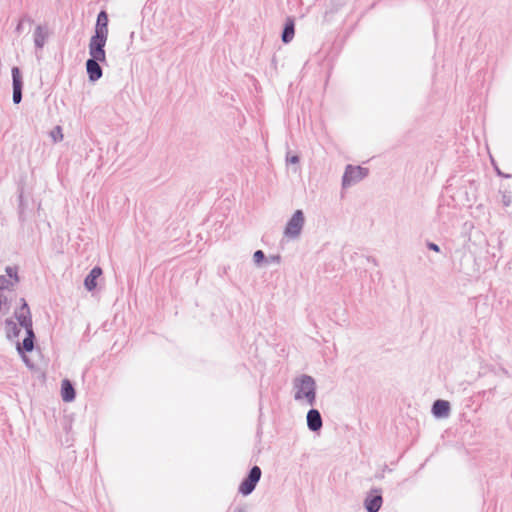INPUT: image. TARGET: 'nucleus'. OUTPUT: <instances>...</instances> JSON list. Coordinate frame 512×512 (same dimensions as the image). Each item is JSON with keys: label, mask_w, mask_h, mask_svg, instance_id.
Here are the masks:
<instances>
[{"label": "nucleus", "mask_w": 512, "mask_h": 512, "mask_svg": "<svg viewBox=\"0 0 512 512\" xmlns=\"http://www.w3.org/2000/svg\"><path fill=\"white\" fill-rule=\"evenodd\" d=\"M294 388L296 392L294 399L296 401L305 399L306 402L313 406L316 401V382L310 375H301L294 380Z\"/></svg>", "instance_id": "obj_1"}, {"label": "nucleus", "mask_w": 512, "mask_h": 512, "mask_svg": "<svg viewBox=\"0 0 512 512\" xmlns=\"http://www.w3.org/2000/svg\"><path fill=\"white\" fill-rule=\"evenodd\" d=\"M262 476L261 468L257 465L253 466L245 478L241 481L238 492L243 496L250 495L256 488Z\"/></svg>", "instance_id": "obj_2"}, {"label": "nucleus", "mask_w": 512, "mask_h": 512, "mask_svg": "<svg viewBox=\"0 0 512 512\" xmlns=\"http://www.w3.org/2000/svg\"><path fill=\"white\" fill-rule=\"evenodd\" d=\"M305 217L302 210H296L292 217L288 220L285 229L284 235L289 239H296L300 236L302 229L304 227Z\"/></svg>", "instance_id": "obj_3"}, {"label": "nucleus", "mask_w": 512, "mask_h": 512, "mask_svg": "<svg viewBox=\"0 0 512 512\" xmlns=\"http://www.w3.org/2000/svg\"><path fill=\"white\" fill-rule=\"evenodd\" d=\"M368 168L361 166L347 165L342 177V187H350L368 176Z\"/></svg>", "instance_id": "obj_4"}, {"label": "nucleus", "mask_w": 512, "mask_h": 512, "mask_svg": "<svg viewBox=\"0 0 512 512\" xmlns=\"http://www.w3.org/2000/svg\"><path fill=\"white\" fill-rule=\"evenodd\" d=\"M12 74V88L13 95L12 100L14 104H19L22 101V90H23V79L21 71L17 66L11 69Z\"/></svg>", "instance_id": "obj_5"}, {"label": "nucleus", "mask_w": 512, "mask_h": 512, "mask_svg": "<svg viewBox=\"0 0 512 512\" xmlns=\"http://www.w3.org/2000/svg\"><path fill=\"white\" fill-rule=\"evenodd\" d=\"M383 503L381 489H372L364 499V508L367 512H379Z\"/></svg>", "instance_id": "obj_6"}, {"label": "nucleus", "mask_w": 512, "mask_h": 512, "mask_svg": "<svg viewBox=\"0 0 512 512\" xmlns=\"http://www.w3.org/2000/svg\"><path fill=\"white\" fill-rule=\"evenodd\" d=\"M21 306L15 310L14 316L23 328L33 325L30 308L24 298H21Z\"/></svg>", "instance_id": "obj_7"}, {"label": "nucleus", "mask_w": 512, "mask_h": 512, "mask_svg": "<svg viewBox=\"0 0 512 512\" xmlns=\"http://www.w3.org/2000/svg\"><path fill=\"white\" fill-rule=\"evenodd\" d=\"M307 426L312 432L319 431L323 426L322 416L317 409H310L307 413Z\"/></svg>", "instance_id": "obj_8"}, {"label": "nucleus", "mask_w": 512, "mask_h": 512, "mask_svg": "<svg viewBox=\"0 0 512 512\" xmlns=\"http://www.w3.org/2000/svg\"><path fill=\"white\" fill-rule=\"evenodd\" d=\"M451 410L450 403L447 400L437 399L432 405V414L436 418H446L449 416Z\"/></svg>", "instance_id": "obj_9"}, {"label": "nucleus", "mask_w": 512, "mask_h": 512, "mask_svg": "<svg viewBox=\"0 0 512 512\" xmlns=\"http://www.w3.org/2000/svg\"><path fill=\"white\" fill-rule=\"evenodd\" d=\"M99 63V61L95 60L86 61V71L90 82L98 81L103 75V70Z\"/></svg>", "instance_id": "obj_10"}, {"label": "nucleus", "mask_w": 512, "mask_h": 512, "mask_svg": "<svg viewBox=\"0 0 512 512\" xmlns=\"http://www.w3.org/2000/svg\"><path fill=\"white\" fill-rule=\"evenodd\" d=\"M101 267L95 266L84 279V287L87 291H93L97 287V279L102 275Z\"/></svg>", "instance_id": "obj_11"}, {"label": "nucleus", "mask_w": 512, "mask_h": 512, "mask_svg": "<svg viewBox=\"0 0 512 512\" xmlns=\"http://www.w3.org/2000/svg\"><path fill=\"white\" fill-rule=\"evenodd\" d=\"M295 34V22L292 17H287L282 34H281V40L283 43L288 44L292 41Z\"/></svg>", "instance_id": "obj_12"}, {"label": "nucleus", "mask_w": 512, "mask_h": 512, "mask_svg": "<svg viewBox=\"0 0 512 512\" xmlns=\"http://www.w3.org/2000/svg\"><path fill=\"white\" fill-rule=\"evenodd\" d=\"M61 396L64 402H71L76 397L75 388L68 379H64L61 383Z\"/></svg>", "instance_id": "obj_13"}, {"label": "nucleus", "mask_w": 512, "mask_h": 512, "mask_svg": "<svg viewBox=\"0 0 512 512\" xmlns=\"http://www.w3.org/2000/svg\"><path fill=\"white\" fill-rule=\"evenodd\" d=\"M34 346H35V341H33L29 338H24L22 343H20V342L16 343V349L26 363H28V359L25 356V353L32 352L34 349Z\"/></svg>", "instance_id": "obj_14"}, {"label": "nucleus", "mask_w": 512, "mask_h": 512, "mask_svg": "<svg viewBox=\"0 0 512 512\" xmlns=\"http://www.w3.org/2000/svg\"><path fill=\"white\" fill-rule=\"evenodd\" d=\"M47 37H48L47 30L43 26L38 25L34 31L35 47L38 49H42L45 45Z\"/></svg>", "instance_id": "obj_15"}, {"label": "nucleus", "mask_w": 512, "mask_h": 512, "mask_svg": "<svg viewBox=\"0 0 512 512\" xmlns=\"http://www.w3.org/2000/svg\"><path fill=\"white\" fill-rule=\"evenodd\" d=\"M107 37H108V33L95 31L94 35L90 39L89 47L104 49L106 41H107Z\"/></svg>", "instance_id": "obj_16"}, {"label": "nucleus", "mask_w": 512, "mask_h": 512, "mask_svg": "<svg viewBox=\"0 0 512 512\" xmlns=\"http://www.w3.org/2000/svg\"><path fill=\"white\" fill-rule=\"evenodd\" d=\"M4 324H5L6 337L9 340H14L15 338H17L19 336L21 330L12 319H10V318L6 319Z\"/></svg>", "instance_id": "obj_17"}, {"label": "nucleus", "mask_w": 512, "mask_h": 512, "mask_svg": "<svg viewBox=\"0 0 512 512\" xmlns=\"http://www.w3.org/2000/svg\"><path fill=\"white\" fill-rule=\"evenodd\" d=\"M95 31L108 33V15L104 10L100 11L97 16Z\"/></svg>", "instance_id": "obj_18"}, {"label": "nucleus", "mask_w": 512, "mask_h": 512, "mask_svg": "<svg viewBox=\"0 0 512 512\" xmlns=\"http://www.w3.org/2000/svg\"><path fill=\"white\" fill-rule=\"evenodd\" d=\"M90 58L88 60H95L101 63L106 62V52L103 48L89 47Z\"/></svg>", "instance_id": "obj_19"}, {"label": "nucleus", "mask_w": 512, "mask_h": 512, "mask_svg": "<svg viewBox=\"0 0 512 512\" xmlns=\"http://www.w3.org/2000/svg\"><path fill=\"white\" fill-rule=\"evenodd\" d=\"M25 22H27V23H29V24L31 25V24H33V22H34V21H33V19H32L30 16H28V15H24V16L19 20V22H18V24H17V26H16V28H15V32H16L18 35H20V34L23 32V29H24L23 25H24V23H25Z\"/></svg>", "instance_id": "obj_20"}, {"label": "nucleus", "mask_w": 512, "mask_h": 512, "mask_svg": "<svg viewBox=\"0 0 512 512\" xmlns=\"http://www.w3.org/2000/svg\"><path fill=\"white\" fill-rule=\"evenodd\" d=\"M61 427L64 432V434H70L72 431V420L68 417H64L61 422Z\"/></svg>", "instance_id": "obj_21"}, {"label": "nucleus", "mask_w": 512, "mask_h": 512, "mask_svg": "<svg viewBox=\"0 0 512 512\" xmlns=\"http://www.w3.org/2000/svg\"><path fill=\"white\" fill-rule=\"evenodd\" d=\"M5 272H6V274L10 278H12L14 280L15 283L19 282L18 268L17 267L7 266L5 268Z\"/></svg>", "instance_id": "obj_22"}, {"label": "nucleus", "mask_w": 512, "mask_h": 512, "mask_svg": "<svg viewBox=\"0 0 512 512\" xmlns=\"http://www.w3.org/2000/svg\"><path fill=\"white\" fill-rule=\"evenodd\" d=\"M266 260V256L262 250H257L253 254V261L256 265H261Z\"/></svg>", "instance_id": "obj_23"}, {"label": "nucleus", "mask_w": 512, "mask_h": 512, "mask_svg": "<svg viewBox=\"0 0 512 512\" xmlns=\"http://www.w3.org/2000/svg\"><path fill=\"white\" fill-rule=\"evenodd\" d=\"M54 142L61 141L63 139L62 128L60 126H56L50 133Z\"/></svg>", "instance_id": "obj_24"}, {"label": "nucleus", "mask_w": 512, "mask_h": 512, "mask_svg": "<svg viewBox=\"0 0 512 512\" xmlns=\"http://www.w3.org/2000/svg\"><path fill=\"white\" fill-rule=\"evenodd\" d=\"M59 441H60L61 445L70 447L73 444V437H72L71 433L68 435L65 434L64 436L62 434H60Z\"/></svg>", "instance_id": "obj_25"}, {"label": "nucleus", "mask_w": 512, "mask_h": 512, "mask_svg": "<svg viewBox=\"0 0 512 512\" xmlns=\"http://www.w3.org/2000/svg\"><path fill=\"white\" fill-rule=\"evenodd\" d=\"M501 202L505 207H509L512 203V197L510 192L504 191L502 192Z\"/></svg>", "instance_id": "obj_26"}, {"label": "nucleus", "mask_w": 512, "mask_h": 512, "mask_svg": "<svg viewBox=\"0 0 512 512\" xmlns=\"http://www.w3.org/2000/svg\"><path fill=\"white\" fill-rule=\"evenodd\" d=\"M13 284L14 283L9 281L8 279H6L5 276L0 275V291L5 290V289H9L10 286H13Z\"/></svg>", "instance_id": "obj_27"}, {"label": "nucleus", "mask_w": 512, "mask_h": 512, "mask_svg": "<svg viewBox=\"0 0 512 512\" xmlns=\"http://www.w3.org/2000/svg\"><path fill=\"white\" fill-rule=\"evenodd\" d=\"M24 329L26 331V337L25 338H29V339L35 341L36 340V336H35V333H34V330H33V325L27 326Z\"/></svg>", "instance_id": "obj_28"}, {"label": "nucleus", "mask_w": 512, "mask_h": 512, "mask_svg": "<svg viewBox=\"0 0 512 512\" xmlns=\"http://www.w3.org/2000/svg\"><path fill=\"white\" fill-rule=\"evenodd\" d=\"M426 247L429 250L434 251L436 253H440L441 252V249H440L439 245L434 243V242L427 241L426 242Z\"/></svg>", "instance_id": "obj_29"}, {"label": "nucleus", "mask_w": 512, "mask_h": 512, "mask_svg": "<svg viewBox=\"0 0 512 512\" xmlns=\"http://www.w3.org/2000/svg\"><path fill=\"white\" fill-rule=\"evenodd\" d=\"M299 161H300V158H299L298 155L290 156L289 153H288L287 156H286V162L288 164H297V163H299Z\"/></svg>", "instance_id": "obj_30"}, {"label": "nucleus", "mask_w": 512, "mask_h": 512, "mask_svg": "<svg viewBox=\"0 0 512 512\" xmlns=\"http://www.w3.org/2000/svg\"><path fill=\"white\" fill-rule=\"evenodd\" d=\"M496 375L499 378H502V377L510 378V374H509V372L505 368H501L499 370V372L496 373Z\"/></svg>", "instance_id": "obj_31"}, {"label": "nucleus", "mask_w": 512, "mask_h": 512, "mask_svg": "<svg viewBox=\"0 0 512 512\" xmlns=\"http://www.w3.org/2000/svg\"><path fill=\"white\" fill-rule=\"evenodd\" d=\"M269 260L274 263H280L281 256L280 255H271V256H269Z\"/></svg>", "instance_id": "obj_32"}, {"label": "nucleus", "mask_w": 512, "mask_h": 512, "mask_svg": "<svg viewBox=\"0 0 512 512\" xmlns=\"http://www.w3.org/2000/svg\"><path fill=\"white\" fill-rule=\"evenodd\" d=\"M234 512H247L244 506H238L234 509Z\"/></svg>", "instance_id": "obj_33"}, {"label": "nucleus", "mask_w": 512, "mask_h": 512, "mask_svg": "<svg viewBox=\"0 0 512 512\" xmlns=\"http://www.w3.org/2000/svg\"><path fill=\"white\" fill-rule=\"evenodd\" d=\"M496 172L499 176H503V177H506V178H509L510 175L509 174H504L502 173L497 167H496Z\"/></svg>", "instance_id": "obj_34"}, {"label": "nucleus", "mask_w": 512, "mask_h": 512, "mask_svg": "<svg viewBox=\"0 0 512 512\" xmlns=\"http://www.w3.org/2000/svg\"><path fill=\"white\" fill-rule=\"evenodd\" d=\"M495 391H496V386H493V387L489 388L488 393L494 394ZM486 393H487V391H483V394H486Z\"/></svg>", "instance_id": "obj_35"}, {"label": "nucleus", "mask_w": 512, "mask_h": 512, "mask_svg": "<svg viewBox=\"0 0 512 512\" xmlns=\"http://www.w3.org/2000/svg\"><path fill=\"white\" fill-rule=\"evenodd\" d=\"M368 261H371L374 265H377V260L373 257H369Z\"/></svg>", "instance_id": "obj_36"}, {"label": "nucleus", "mask_w": 512, "mask_h": 512, "mask_svg": "<svg viewBox=\"0 0 512 512\" xmlns=\"http://www.w3.org/2000/svg\"><path fill=\"white\" fill-rule=\"evenodd\" d=\"M22 200H23V194H22V193H20V195H19V201H20V203H22Z\"/></svg>", "instance_id": "obj_37"}]
</instances>
